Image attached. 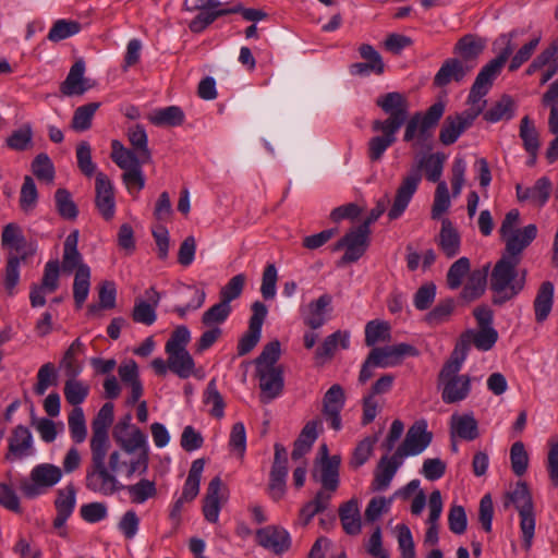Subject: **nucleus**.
Returning a JSON list of instances; mask_svg holds the SVG:
<instances>
[{
	"label": "nucleus",
	"mask_w": 558,
	"mask_h": 558,
	"mask_svg": "<svg viewBox=\"0 0 558 558\" xmlns=\"http://www.w3.org/2000/svg\"><path fill=\"white\" fill-rule=\"evenodd\" d=\"M376 105L388 114L386 120H375L372 123L374 132L381 135L372 137L367 144V156L372 162L379 161L385 151L397 141V133L407 122L403 141L425 145L430 142L434 130L445 112L440 101L432 105L425 112H416L409 120V102L404 95L398 92L387 93L376 99Z\"/></svg>",
	"instance_id": "nucleus-1"
},
{
	"label": "nucleus",
	"mask_w": 558,
	"mask_h": 558,
	"mask_svg": "<svg viewBox=\"0 0 558 558\" xmlns=\"http://www.w3.org/2000/svg\"><path fill=\"white\" fill-rule=\"evenodd\" d=\"M132 416L125 414L116 424L112 436L118 446L117 449L108 451L106 469L111 477L99 478L96 494L112 496L122 486L118 474L122 473L128 478L134 474H146L149 465V445L147 436L140 427L132 425Z\"/></svg>",
	"instance_id": "nucleus-2"
},
{
	"label": "nucleus",
	"mask_w": 558,
	"mask_h": 558,
	"mask_svg": "<svg viewBox=\"0 0 558 558\" xmlns=\"http://www.w3.org/2000/svg\"><path fill=\"white\" fill-rule=\"evenodd\" d=\"M515 35L517 32L512 31L508 34H501L496 39L495 46H501V49L497 57L485 64L475 77L466 100L470 107L461 113L446 117L439 132V141L441 144L448 146L456 143L483 112L487 104L484 97L489 93L494 81L500 74L507 60L512 54L514 49L512 38Z\"/></svg>",
	"instance_id": "nucleus-3"
},
{
	"label": "nucleus",
	"mask_w": 558,
	"mask_h": 558,
	"mask_svg": "<svg viewBox=\"0 0 558 558\" xmlns=\"http://www.w3.org/2000/svg\"><path fill=\"white\" fill-rule=\"evenodd\" d=\"M114 405L105 403L92 423L90 459L86 466L85 487L96 494L99 478L111 477L106 469V459L110 449L108 429L113 422Z\"/></svg>",
	"instance_id": "nucleus-4"
},
{
	"label": "nucleus",
	"mask_w": 558,
	"mask_h": 558,
	"mask_svg": "<svg viewBox=\"0 0 558 558\" xmlns=\"http://www.w3.org/2000/svg\"><path fill=\"white\" fill-rule=\"evenodd\" d=\"M445 161V154L434 153L424 156L416 166H413L409 170L407 175L402 179V182L397 190L393 204L388 211L390 220L398 219L404 213L422 180V170L425 171V175L428 181L439 183Z\"/></svg>",
	"instance_id": "nucleus-5"
},
{
	"label": "nucleus",
	"mask_w": 558,
	"mask_h": 558,
	"mask_svg": "<svg viewBox=\"0 0 558 558\" xmlns=\"http://www.w3.org/2000/svg\"><path fill=\"white\" fill-rule=\"evenodd\" d=\"M519 260V257L502 256L494 266L490 275L493 304L504 305L523 290L525 271L519 274L517 270Z\"/></svg>",
	"instance_id": "nucleus-6"
},
{
	"label": "nucleus",
	"mask_w": 558,
	"mask_h": 558,
	"mask_svg": "<svg viewBox=\"0 0 558 558\" xmlns=\"http://www.w3.org/2000/svg\"><path fill=\"white\" fill-rule=\"evenodd\" d=\"M498 340V331L495 328L468 329L459 337L452 353V363L447 368L457 371L462 367L469 350L474 345L480 351H489Z\"/></svg>",
	"instance_id": "nucleus-7"
},
{
	"label": "nucleus",
	"mask_w": 558,
	"mask_h": 558,
	"mask_svg": "<svg viewBox=\"0 0 558 558\" xmlns=\"http://www.w3.org/2000/svg\"><path fill=\"white\" fill-rule=\"evenodd\" d=\"M507 498L514 505L520 514V527L523 536V547L529 550L535 531V515L532 495L525 482H518L512 492L507 493Z\"/></svg>",
	"instance_id": "nucleus-8"
},
{
	"label": "nucleus",
	"mask_w": 558,
	"mask_h": 558,
	"mask_svg": "<svg viewBox=\"0 0 558 558\" xmlns=\"http://www.w3.org/2000/svg\"><path fill=\"white\" fill-rule=\"evenodd\" d=\"M62 477V470L50 463H41L33 468L29 478L20 481L19 489L26 498L33 499L46 493Z\"/></svg>",
	"instance_id": "nucleus-9"
},
{
	"label": "nucleus",
	"mask_w": 558,
	"mask_h": 558,
	"mask_svg": "<svg viewBox=\"0 0 558 558\" xmlns=\"http://www.w3.org/2000/svg\"><path fill=\"white\" fill-rule=\"evenodd\" d=\"M452 363V354L442 366L439 373V381L442 384L441 398L447 404L464 400L471 390V379L468 375H458L461 367L457 371L447 368Z\"/></svg>",
	"instance_id": "nucleus-10"
},
{
	"label": "nucleus",
	"mask_w": 558,
	"mask_h": 558,
	"mask_svg": "<svg viewBox=\"0 0 558 558\" xmlns=\"http://www.w3.org/2000/svg\"><path fill=\"white\" fill-rule=\"evenodd\" d=\"M433 435L427 430L425 421L415 422L408 430L403 442L396 450L397 458L416 456L423 452L430 444Z\"/></svg>",
	"instance_id": "nucleus-11"
},
{
	"label": "nucleus",
	"mask_w": 558,
	"mask_h": 558,
	"mask_svg": "<svg viewBox=\"0 0 558 558\" xmlns=\"http://www.w3.org/2000/svg\"><path fill=\"white\" fill-rule=\"evenodd\" d=\"M275 457L269 474L268 493L275 501H279L286 494V478L288 475L287 450L281 444H275Z\"/></svg>",
	"instance_id": "nucleus-12"
},
{
	"label": "nucleus",
	"mask_w": 558,
	"mask_h": 558,
	"mask_svg": "<svg viewBox=\"0 0 558 558\" xmlns=\"http://www.w3.org/2000/svg\"><path fill=\"white\" fill-rule=\"evenodd\" d=\"M76 505V490L72 484L65 488L58 490L54 500L57 514L53 519L52 525L57 533L62 538H68L69 532L65 526L68 519L72 515Z\"/></svg>",
	"instance_id": "nucleus-13"
},
{
	"label": "nucleus",
	"mask_w": 558,
	"mask_h": 558,
	"mask_svg": "<svg viewBox=\"0 0 558 558\" xmlns=\"http://www.w3.org/2000/svg\"><path fill=\"white\" fill-rule=\"evenodd\" d=\"M60 265L58 260H49L45 265L41 283L31 286L29 301L33 307L46 304V294L53 293L59 287Z\"/></svg>",
	"instance_id": "nucleus-14"
},
{
	"label": "nucleus",
	"mask_w": 558,
	"mask_h": 558,
	"mask_svg": "<svg viewBox=\"0 0 558 558\" xmlns=\"http://www.w3.org/2000/svg\"><path fill=\"white\" fill-rule=\"evenodd\" d=\"M418 352L415 347L408 343H398L383 348H374L369 352V362L375 366L386 368L398 365L404 356H415Z\"/></svg>",
	"instance_id": "nucleus-15"
},
{
	"label": "nucleus",
	"mask_w": 558,
	"mask_h": 558,
	"mask_svg": "<svg viewBox=\"0 0 558 558\" xmlns=\"http://www.w3.org/2000/svg\"><path fill=\"white\" fill-rule=\"evenodd\" d=\"M256 542L262 547L271 550L276 555L288 551L291 547V537L289 532L278 525H267L257 530Z\"/></svg>",
	"instance_id": "nucleus-16"
},
{
	"label": "nucleus",
	"mask_w": 558,
	"mask_h": 558,
	"mask_svg": "<svg viewBox=\"0 0 558 558\" xmlns=\"http://www.w3.org/2000/svg\"><path fill=\"white\" fill-rule=\"evenodd\" d=\"M344 390L338 384L332 385L323 398V414L335 430H340L342 427L340 412L344 407Z\"/></svg>",
	"instance_id": "nucleus-17"
},
{
	"label": "nucleus",
	"mask_w": 558,
	"mask_h": 558,
	"mask_svg": "<svg viewBox=\"0 0 558 558\" xmlns=\"http://www.w3.org/2000/svg\"><path fill=\"white\" fill-rule=\"evenodd\" d=\"M256 376L263 403H268L281 395L284 384L282 368H256Z\"/></svg>",
	"instance_id": "nucleus-18"
},
{
	"label": "nucleus",
	"mask_w": 558,
	"mask_h": 558,
	"mask_svg": "<svg viewBox=\"0 0 558 558\" xmlns=\"http://www.w3.org/2000/svg\"><path fill=\"white\" fill-rule=\"evenodd\" d=\"M95 190V204L99 214L105 220H111L116 213L114 193L112 183L105 173H97Z\"/></svg>",
	"instance_id": "nucleus-19"
},
{
	"label": "nucleus",
	"mask_w": 558,
	"mask_h": 558,
	"mask_svg": "<svg viewBox=\"0 0 558 558\" xmlns=\"http://www.w3.org/2000/svg\"><path fill=\"white\" fill-rule=\"evenodd\" d=\"M359 53L364 62H356L350 65L352 75L366 76L371 73L381 75L385 72V63L381 56L375 48L368 44L359 47Z\"/></svg>",
	"instance_id": "nucleus-20"
},
{
	"label": "nucleus",
	"mask_w": 558,
	"mask_h": 558,
	"mask_svg": "<svg viewBox=\"0 0 558 558\" xmlns=\"http://www.w3.org/2000/svg\"><path fill=\"white\" fill-rule=\"evenodd\" d=\"M369 233L371 229H367L366 226L360 225L344 235L347 250L341 258V263H354L363 256L368 246Z\"/></svg>",
	"instance_id": "nucleus-21"
},
{
	"label": "nucleus",
	"mask_w": 558,
	"mask_h": 558,
	"mask_svg": "<svg viewBox=\"0 0 558 558\" xmlns=\"http://www.w3.org/2000/svg\"><path fill=\"white\" fill-rule=\"evenodd\" d=\"M33 453V436L29 429L24 425H17L9 438V448L5 453V460H21Z\"/></svg>",
	"instance_id": "nucleus-22"
},
{
	"label": "nucleus",
	"mask_w": 558,
	"mask_h": 558,
	"mask_svg": "<svg viewBox=\"0 0 558 558\" xmlns=\"http://www.w3.org/2000/svg\"><path fill=\"white\" fill-rule=\"evenodd\" d=\"M485 46L486 43L483 38L466 34L457 41L453 53L466 65H472L473 70L477 65V59L484 51Z\"/></svg>",
	"instance_id": "nucleus-23"
},
{
	"label": "nucleus",
	"mask_w": 558,
	"mask_h": 558,
	"mask_svg": "<svg viewBox=\"0 0 558 558\" xmlns=\"http://www.w3.org/2000/svg\"><path fill=\"white\" fill-rule=\"evenodd\" d=\"M331 302L332 298L327 293L310 302L301 310L303 323L313 330L320 328L327 320L326 315L330 310Z\"/></svg>",
	"instance_id": "nucleus-24"
},
{
	"label": "nucleus",
	"mask_w": 558,
	"mask_h": 558,
	"mask_svg": "<svg viewBox=\"0 0 558 558\" xmlns=\"http://www.w3.org/2000/svg\"><path fill=\"white\" fill-rule=\"evenodd\" d=\"M545 69L542 74L541 84L547 83L558 73V43L550 45L539 53L526 69V74L532 75L536 71Z\"/></svg>",
	"instance_id": "nucleus-25"
},
{
	"label": "nucleus",
	"mask_w": 558,
	"mask_h": 558,
	"mask_svg": "<svg viewBox=\"0 0 558 558\" xmlns=\"http://www.w3.org/2000/svg\"><path fill=\"white\" fill-rule=\"evenodd\" d=\"M472 71V65H466L458 58H449L442 63L436 73L434 84L438 87H444L452 81L460 83Z\"/></svg>",
	"instance_id": "nucleus-26"
},
{
	"label": "nucleus",
	"mask_w": 558,
	"mask_h": 558,
	"mask_svg": "<svg viewBox=\"0 0 558 558\" xmlns=\"http://www.w3.org/2000/svg\"><path fill=\"white\" fill-rule=\"evenodd\" d=\"M401 464L402 459L397 458L396 453H393L390 458L387 456L381 457L374 474L372 490H386L390 486V483Z\"/></svg>",
	"instance_id": "nucleus-27"
},
{
	"label": "nucleus",
	"mask_w": 558,
	"mask_h": 558,
	"mask_svg": "<svg viewBox=\"0 0 558 558\" xmlns=\"http://www.w3.org/2000/svg\"><path fill=\"white\" fill-rule=\"evenodd\" d=\"M435 241L442 254L449 259L456 257L460 253V233L448 218H444L441 220L440 232Z\"/></svg>",
	"instance_id": "nucleus-28"
},
{
	"label": "nucleus",
	"mask_w": 558,
	"mask_h": 558,
	"mask_svg": "<svg viewBox=\"0 0 558 558\" xmlns=\"http://www.w3.org/2000/svg\"><path fill=\"white\" fill-rule=\"evenodd\" d=\"M340 463L341 458L337 454L332 457H325L320 460L317 480L322 484V490L330 494L331 496L339 486Z\"/></svg>",
	"instance_id": "nucleus-29"
},
{
	"label": "nucleus",
	"mask_w": 558,
	"mask_h": 558,
	"mask_svg": "<svg viewBox=\"0 0 558 558\" xmlns=\"http://www.w3.org/2000/svg\"><path fill=\"white\" fill-rule=\"evenodd\" d=\"M451 437L472 441L480 436L478 423L472 413L453 414L450 418Z\"/></svg>",
	"instance_id": "nucleus-30"
},
{
	"label": "nucleus",
	"mask_w": 558,
	"mask_h": 558,
	"mask_svg": "<svg viewBox=\"0 0 558 558\" xmlns=\"http://www.w3.org/2000/svg\"><path fill=\"white\" fill-rule=\"evenodd\" d=\"M111 159L122 170L126 171L143 165L150 163L151 161H144L142 154L133 148H125L119 141L114 140L111 143Z\"/></svg>",
	"instance_id": "nucleus-31"
},
{
	"label": "nucleus",
	"mask_w": 558,
	"mask_h": 558,
	"mask_svg": "<svg viewBox=\"0 0 558 558\" xmlns=\"http://www.w3.org/2000/svg\"><path fill=\"white\" fill-rule=\"evenodd\" d=\"M222 481L219 476H215L208 484L206 496L203 505V514L210 523H216L219 518L221 504L220 492L222 489Z\"/></svg>",
	"instance_id": "nucleus-32"
},
{
	"label": "nucleus",
	"mask_w": 558,
	"mask_h": 558,
	"mask_svg": "<svg viewBox=\"0 0 558 558\" xmlns=\"http://www.w3.org/2000/svg\"><path fill=\"white\" fill-rule=\"evenodd\" d=\"M320 425L322 422L319 420L310 421L304 425L299 437L293 444V450L291 453L292 460L296 461L310 452L318 437L317 428Z\"/></svg>",
	"instance_id": "nucleus-33"
},
{
	"label": "nucleus",
	"mask_w": 558,
	"mask_h": 558,
	"mask_svg": "<svg viewBox=\"0 0 558 558\" xmlns=\"http://www.w3.org/2000/svg\"><path fill=\"white\" fill-rule=\"evenodd\" d=\"M85 63L83 60L76 61L70 69L65 81L61 84L60 90L63 95H83L89 86L84 78Z\"/></svg>",
	"instance_id": "nucleus-34"
},
{
	"label": "nucleus",
	"mask_w": 558,
	"mask_h": 558,
	"mask_svg": "<svg viewBox=\"0 0 558 558\" xmlns=\"http://www.w3.org/2000/svg\"><path fill=\"white\" fill-rule=\"evenodd\" d=\"M536 235L537 227L533 223L525 226L523 229L515 230L513 234L506 239V250L509 257H518Z\"/></svg>",
	"instance_id": "nucleus-35"
},
{
	"label": "nucleus",
	"mask_w": 558,
	"mask_h": 558,
	"mask_svg": "<svg viewBox=\"0 0 558 558\" xmlns=\"http://www.w3.org/2000/svg\"><path fill=\"white\" fill-rule=\"evenodd\" d=\"M78 235V230H73L64 241L62 268L65 272H72L74 269H80L81 266H87L83 263L82 254L77 251Z\"/></svg>",
	"instance_id": "nucleus-36"
},
{
	"label": "nucleus",
	"mask_w": 558,
	"mask_h": 558,
	"mask_svg": "<svg viewBox=\"0 0 558 558\" xmlns=\"http://www.w3.org/2000/svg\"><path fill=\"white\" fill-rule=\"evenodd\" d=\"M350 344V333L348 331L338 330L325 338L322 345L315 351V357L318 361L325 362L330 360L337 349H348Z\"/></svg>",
	"instance_id": "nucleus-37"
},
{
	"label": "nucleus",
	"mask_w": 558,
	"mask_h": 558,
	"mask_svg": "<svg viewBox=\"0 0 558 558\" xmlns=\"http://www.w3.org/2000/svg\"><path fill=\"white\" fill-rule=\"evenodd\" d=\"M148 120L156 126H180L184 123L185 114L183 110L178 106H168L154 110L149 116Z\"/></svg>",
	"instance_id": "nucleus-38"
},
{
	"label": "nucleus",
	"mask_w": 558,
	"mask_h": 558,
	"mask_svg": "<svg viewBox=\"0 0 558 558\" xmlns=\"http://www.w3.org/2000/svg\"><path fill=\"white\" fill-rule=\"evenodd\" d=\"M168 354V367L182 379L189 378L195 368V363L187 350L170 351Z\"/></svg>",
	"instance_id": "nucleus-39"
},
{
	"label": "nucleus",
	"mask_w": 558,
	"mask_h": 558,
	"mask_svg": "<svg viewBox=\"0 0 558 558\" xmlns=\"http://www.w3.org/2000/svg\"><path fill=\"white\" fill-rule=\"evenodd\" d=\"M487 270L488 266L483 269L472 271L468 278L464 288L461 291V298L468 302L481 298L487 284Z\"/></svg>",
	"instance_id": "nucleus-40"
},
{
	"label": "nucleus",
	"mask_w": 558,
	"mask_h": 558,
	"mask_svg": "<svg viewBox=\"0 0 558 558\" xmlns=\"http://www.w3.org/2000/svg\"><path fill=\"white\" fill-rule=\"evenodd\" d=\"M330 499V494L323 490L317 492L314 499L306 502L300 509L298 523L302 526H306L317 513H320L328 508Z\"/></svg>",
	"instance_id": "nucleus-41"
},
{
	"label": "nucleus",
	"mask_w": 558,
	"mask_h": 558,
	"mask_svg": "<svg viewBox=\"0 0 558 558\" xmlns=\"http://www.w3.org/2000/svg\"><path fill=\"white\" fill-rule=\"evenodd\" d=\"M339 517L347 534L356 535L361 532V518L357 501L351 499L339 508Z\"/></svg>",
	"instance_id": "nucleus-42"
},
{
	"label": "nucleus",
	"mask_w": 558,
	"mask_h": 558,
	"mask_svg": "<svg viewBox=\"0 0 558 558\" xmlns=\"http://www.w3.org/2000/svg\"><path fill=\"white\" fill-rule=\"evenodd\" d=\"M515 105L511 96L502 95L488 110L483 111L485 121L496 123L501 120H510L514 116Z\"/></svg>",
	"instance_id": "nucleus-43"
},
{
	"label": "nucleus",
	"mask_w": 558,
	"mask_h": 558,
	"mask_svg": "<svg viewBox=\"0 0 558 558\" xmlns=\"http://www.w3.org/2000/svg\"><path fill=\"white\" fill-rule=\"evenodd\" d=\"M554 284L545 281L541 284L536 298L534 300L535 318L538 323H543L549 315L553 307Z\"/></svg>",
	"instance_id": "nucleus-44"
},
{
	"label": "nucleus",
	"mask_w": 558,
	"mask_h": 558,
	"mask_svg": "<svg viewBox=\"0 0 558 558\" xmlns=\"http://www.w3.org/2000/svg\"><path fill=\"white\" fill-rule=\"evenodd\" d=\"M205 462L203 459H196L192 462L186 481L184 483L181 497L187 501L194 500L199 493L201 477Z\"/></svg>",
	"instance_id": "nucleus-45"
},
{
	"label": "nucleus",
	"mask_w": 558,
	"mask_h": 558,
	"mask_svg": "<svg viewBox=\"0 0 558 558\" xmlns=\"http://www.w3.org/2000/svg\"><path fill=\"white\" fill-rule=\"evenodd\" d=\"M520 137L523 142L524 149L532 157L531 163H533L534 159L536 158L537 151L539 149V140H538V132H537L534 123L531 121V119L527 116H525L521 119Z\"/></svg>",
	"instance_id": "nucleus-46"
},
{
	"label": "nucleus",
	"mask_w": 558,
	"mask_h": 558,
	"mask_svg": "<svg viewBox=\"0 0 558 558\" xmlns=\"http://www.w3.org/2000/svg\"><path fill=\"white\" fill-rule=\"evenodd\" d=\"M90 288V268L81 266L76 270L73 282V298L77 308H81L86 301Z\"/></svg>",
	"instance_id": "nucleus-47"
},
{
	"label": "nucleus",
	"mask_w": 558,
	"mask_h": 558,
	"mask_svg": "<svg viewBox=\"0 0 558 558\" xmlns=\"http://www.w3.org/2000/svg\"><path fill=\"white\" fill-rule=\"evenodd\" d=\"M122 489H126L132 502L143 504L147 499L153 498L157 494L156 484L153 481L142 478L140 482L133 485L124 486L120 483ZM121 488L118 490L120 492Z\"/></svg>",
	"instance_id": "nucleus-48"
},
{
	"label": "nucleus",
	"mask_w": 558,
	"mask_h": 558,
	"mask_svg": "<svg viewBox=\"0 0 558 558\" xmlns=\"http://www.w3.org/2000/svg\"><path fill=\"white\" fill-rule=\"evenodd\" d=\"M128 140L132 148L142 154L144 161H151V151L148 148L147 133L142 125L136 124L129 128Z\"/></svg>",
	"instance_id": "nucleus-49"
},
{
	"label": "nucleus",
	"mask_w": 558,
	"mask_h": 558,
	"mask_svg": "<svg viewBox=\"0 0 558 558\" xmlns=\"http://www.w3.org/2000/svg\"><path fill=\"white\" fill-rule=\"evenodd\" d=\"M54 202L58 214L66 220H75L78 209L71 193L66 189H58L54 193Z\"/></svg>",
	"instance_id": "nucleus-50"
},
{
	"label": "nucleus",
	"mask_w": 558,
	"mask_h": 558,
	"mask_svg": "<svg viewBox=\"0 0 558 558\" xmlns=\"http://www.w3.org/2000/svg\"><path fill=\"white\" fill-rule=\"evenodd\" d=\"M64 397L68 403L78 408L77 405L83 403L88 396L89 387L76 377H69L64 384Z\"/></svg>",
	"instance_id": "nucleus-51"
},
{
	"label": "nucleus",
	"mask_w": 558,
	"mask_h": 558,
	"mask_svg": "<svg viewBox=\"0 0 558 558\" xmlns=\"http://www.w3.org/2000/svg\"><path fill=\"white\" fill-rule=\"evenodd\" d=\"M83 351L84 344L78 338L75 339L65 351L61 361V366L64 368L68 377H76L81 373L82 367L76 360V355L83 353Z\"/></svg>",
	"instance_id": "nucleus-52"
},
{
	"label": "nucleus",
	"mask_w": 558,
	"mask_h": 558,
	"mask_svg": "<svg viewBox=\"0 0 558 558\" xmlns=\"http://www.w3.org/2000/svg\"><path fill=\"white\" fill-rule=\"evenodd\" d=\"M231 311V305H228L227 302L219 301L203 313L202 324L206 327H219V325L228 319Z\"/></svg>",
	"instance_id": "nucleus-53"
},
{
	"label": "nucleus",
	"mask_w": 558,
	"mask_h": 558,
	"mask_svg": "<svg viewBox=\"0 0 558 558\" xmlns=\"http://www.w3.org/2000/svg\"><path fill=\"white\" fill-rule=\"evenodd\" d=\"M81 24L77 21L72 20H58L51 26L47 38L50 41L58 43L74 36L81 32Z\"/></svg>",
	"instance_id": "nucleus-54"
},
{
	"label": "nucleus",
	"mask_w": 558,
	"mask_h": 558,
	"mask_svg": "<svg viewBox=\"0 0 558 558\" xmlns=\"http://www.w3.org/2000/svg\"><path fill=\"white\" fill-rule=\"evenodd\" d=\"M25 259V256H16L10 254L3 271V286L9 295H13L14 289L20 281V265Z\"/></svg>",
	"instance_id": "nucleus-55"
},
{
	"label": "nucleus",
	"mask_w": 558,
	"mask_h": 558,
	"mask_svg": "<svg viewBox=\"0 0 558 558\" xmlns=\"http://www.w3.org/2000/svg\"><path fill=\"white\" fill-rule=\"evenodd\" d=\"M99 107L100 102H89L76 108L72 118V129L78 132L88 130L92 126V119Z\"/></svg>",
	"instance_id": "nucleus-56"
},
{
	"label": "nucleus",
	"mask_w": 558,
	"mask_h": 558,
	"mask_svg": "<svg viewBox=\"0 0 558 558\" xmlns=\"http://www.w3.org/2000/svg\"><path fill=\"white\" fill-rule=\"evenodd\" d=\"M390 338V326L384 320H371L365 326V343L374 347L379 341H386Z\"/></svg>",
	"instance_id": "nucleus-57"
},
{
	"label": "nucleus",
	"mask_w": 558,
	"mask_h": 558,
	"mask_svg": "<svg viewBox=\"0 0 558 558\" xmlns=\"http://www.w3.org/2000/svg\"><path fill=\"white\" fill-rule=\"evenodd\" d=\"M280 357V342L274 340L268 342L260 354L255 359L256 368H282L276 365Z\"/></svg>",
	"instance_id": "nucleus-58"
},
{
	"label": "nucleus",
	"mask_w": 558,
	"mask_h": 558,
	"mask_svg": "<svg viewBox=\"0 0 558 558\" xmlns=\"http://www.w3.org/2000/svg\"><path fill=\"white\" fill-rule=\"evenodd\" d=\"M32 172L40 181L51 183L54 179V166L45 153L38 154L32 161Z\"/></svg>",
	"instance_id": "nucleus-59"
},
{
	"label": "nucleus",
	"mask_w": 558,
	"mask_h": 558,
	"mask_svg": "<svg viewBox=\"0 0 558 558\" xmlns=\"http://www.w3.org/2000/svg\"><path fill=\"white\" fill-rule=\"evenodd\" d=\"M471 263L468 257H460L448 269L447 284L451 290H457L462 284L463 278L470 272Z\"/></svg>",
	"instance_id": "nucleus-60"
},
{
	"label": "nucleus",
	"mask_w": 558,
	"mask_h": 558,
	"mask_svg": "<svg viewBox=\"0 0 558 558\" xmlns=\"http://www.w3.org/2000/svg\"><path fill=\"white\" fill-rule=\"evenodd\" d=\"M38 201V191L32 177L25 175L20 192V207L23 211H32Z\"/></svg>",
	"instance_id": "nucleus-61"
},
{
	"label": "nucleus",
	"mask_w": 558,
	"mask_h": 558,
	"mask_svg": "<svg viewBox=\"0 0 558 558\" xmlns=\"http://www.w3.org/2000/svg\"><path fill=\"white\" fill-rule=\"evenodd\" d=\"M69 429L72 439L81 444L86 439L87 428L84 412L81 408H74L68 418Z\"/></svg>",
	"instance_id": "nucleus-62"
},
{
	"label": "nucleus",
	"mask_w": 558,
	"mask_h": 558,
	"mask_svg": "<svg viewBox=\"0 0 558 558\" xmlns=\"http://www.w3.org/2000/svg\"><path fill=\"white\" fill-rule=\"evenodd\" d=\"M33 141V130L29 123L24 124L22 128L14 130L7 138L9 148L17 151L26 150Z\"/></svg>",
	"instance_id": "nucleus-63"
},
{
	"label": "nucleus",
	"mask_w": 558,
	"mask_h": 558,
	"mask_svg": "<svg viewBox=\"0 0 558 558\" xmlns=\"http://www.w3.org/2000/svg\"><path fill=\"white\" fill-rule=\"evenodd\" d=\"M2 245L20 252L26 244L25 236L23 235L21 228L15 223L7 225L1 234Z\"/></svg>",
	"instance_id": "nucleus-64"
}]
</instances>
